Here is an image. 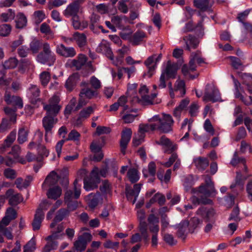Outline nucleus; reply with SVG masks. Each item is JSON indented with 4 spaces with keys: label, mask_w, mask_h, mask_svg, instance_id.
I'll return each instance as SVG.
<instances>
[{
    "label": "nucleus",
    "mask_w": 252,
    "mask_h": 252,
    "mask_svg": "<svg viewBox=\"0 0 252 252\" xmlns=\"http://www.w3.org/2000/svg\"><path fill=\"white\" fill-rule=\"evenodd\" d=\"M178 70V66L175 63H172L168 61L165 69L162 70V73L168 78H175Z\"/></svg>",
    "instance_id": "cd10ccee"
},
{
    "label": "nucleus",
    "mask_w": 252,
    "mask_h": 252,
    "mask_svg": "<svg viewBox=\"0 0 252 252\" xmlns=\"http://www.w3.org/2000/svg\"><path fill=\"white\" fill-rule=\"evenodd\" d=\"M127 177L131 183H135L139 180L140 174L137 169L130 168L127 172Z\"/></svg>",
    "instance_id": "a19ab883"
},
{
    "label": "nucleus",
    "mask_w": 252,
    "mask_h": 252,
    "mask_svg": "<svg viewBox=\"0 0 252 252\" xmlns=\"http://www.w3.org/2000/svg\"><path fill=\"white\" fill-rule=\"evenodd\" d=\"M89 83L87 82H82L81 83V86L84 87L80 92L79 96L85 97L86 98L91 99L98 95L97 91L94 90L92 88L88 87Z\"/></svg>",
    "instance_id": "aec40b11"
},
{
    "label": "nucleus",
    "mask_w": 252,
    "mask_h": 252,
    "mask_svg": "<svg viewBox=\"0 0 252 252\" xmlns=\"http://www.w3.org/2000/svg\"><path fill=\"white\" fill-rule=\"evenodd\" d=\"M208 85L205 89L203 100L205 102L211 101L215 102L220 100L221 97L219 90L214 86H210L208 88Z\"/></svg>",
    "instance_id": "9d476101"
},
{
    "label": "nucleus",
    "mask_w": 252,
    "mask_h": 252,
    "mask_svg": "<svg viewBox=\"0 0 252 252\" xmlns=\"http://www.w3.org/2000/svg\"><path fill=\"white\" fill-rule=\"evenodd\" d=\"M18 63V61L15 57H11L4 62L3 66L5 69H13L17 66Z\"/></svg>",
    "instance_id": "5fc2aeb1"
},
{
    "label": "nucleus",
    "mask_w": 252,
    "mask_h": 252,
    "mask_svg": "<svg viewBox=\"0 0 252 252\" xmlns=\"http://www.w3.org/2000/svg\"><path fill=\"white\" fill-rule=\"evenodd\" d=\"M148 221L150 232L159 231V219L158 217H156L154 214H150L148 218Z\"/></svg>",
    "instance_id": "f704fd0d"
},
{
    "label": "nucleus",
    "mask_w": 252,
    "mask_h": 252,
    "mask_svg": "<svg viewBox=\"0 0 252 252\" xmlns=\"http://www.w3.org/2000/svg\"><path fill=\"white\" fill-rule=\"evenodd\" d=\"M156 202H157L159 205H163L165 202V196L159 193L155 194L154 196L150 200L149 206H150L151 204Z\"/></svg>",
    "instance_id": "de8ad7c7"
},
{
    "label": "nucleus",
    "mask_w": 252,
    "mask_h": 252,
    "mask_svg": "<svg viewBox=\"0 0 252 252\" xmlns=\"http://www.w3.org/2000/svg\"><path fill=\"white\" fill-rule=\"evenodd\" d=\"M240 163H242L244 164L245 169L246 171L247 170V167L246 165L245 159L243 158H239L238 155V153L235 152L233 154V158L230 161V164L233 166H236Z\"/></svg>",
    "instance_id": "09e8293b"
},
{
    "label": "nucleus",
    "mask_w": 252,
    "mask_h": 252,
    "mask_svg": "<svg viewBox=\"0 0 252 252\" xmlns=\"http://www.w3.org/2000/svg\"><path fill=\"white\" fill-rule=\"evenodd\" d=\"M229 59L231 61V64L234 68L240 69L244 67L240 59L239 58L234 56H230Z\"/></svg>",
    "instance_id": "774afa93"
},
{
    "label": "nucleus",
    "mask_w": 252,
    "mask_h": 252,
    "mask_svg": "<svg viewBox=\"0 0 252 252\" xmlns=\"http://www.w3.org/2000/svg\"><path fill=\"white\" fill-rule=\"evenodd\" d=\"M235 97L239 98L246 105H250L252 104V96L249 97L244 96L240 92L239 90H235Z\"/></svg>",
    "instance_id": "3c124183"
},
{
    "label": "nucleus",
    "mask_w": 252,
    "mask_h": 252,
    "mask_svg": "<svg viewBox=\"0 0 252 252\" xmlns=\"http://www.w3.org/2000/svg\"><path fill=\"white\" fill-rule=\"evenodd\" d=\"M33 18L35 24L38 25L45 18V13L43 11H36L33 14Z\"/></svg>",
    "instance_id": "e2e57ef3"
},
{
    "label": "nucleus",
    "mask_w": 252,
    "mask_h": 252,
    "mask_svg": "<svg viewBox=\"0 0 252 252\" xmlns=\"http://www.w3.org/2000/svg\"><path fill=\"white\" fill-rule=\"evenodd\" d=\"M62 193V189L59 186H55L50 188L47 192V196L48 198L56 200L59 198Z\"/></svg>",
    "instance_id": "ea45409f"
},
{
    "label": "nucleus",
    "mask_w": 252,
    "mask_h": 252,
    "mask_svg": "<svg viewBox=\"0 0 252 252\" xmlns=\"http://www.w3.org/2000/svg\"><path fill=\"white\" fill-rule=\"evenodd\" d=\"M74 197V192L71 190H67L64 194V201L69 211L75 210L78 207V201Z\"/></svg>",
    "instance_id": "f3484780"
},
{
    "label": "nucleus",
    "mask_w": 252,
    "mask_h": 252,
    "mask_svg": "<svg viewBox=\"0 0 252 252\" xmlns=\"http://www.w3.org/2000/svg\"><path fill=\"white\" fill-rule=\"evenodd\" d=\"M209 0H194V5L201 10H206L209 7Z\"/></svg>",
    "instance_id": "4d7b16f0"
},
{
    "label": "nucleus",
    "mask_w": 252,
    "mask_h": 252,
    "mask_svg": "<svg viewBox=\"0 0 252 252\" xmlns=\"http://www.w3.org/2000/svg\"><path fill=\"white\" fill-rule=\"evenodd\" d=\"M244 182L241 178V174L239 172H237V175L235 181L231 184L230 188L233 191L237 193L238 191L241 190L243 188Z\"/></svg>",
    "instance_id": "4c0bfd02"
},
{
    "label": "nucleus",
    "mask_w": 252,
    "mask_h": 252,
    "mask_svg": "<svg viewBox=\"0 0 252 252\" xmlns=\"http://www.w3.org/2000/svg\"><path fill=\"white\" fill-rule=\"evenodd\" d=\"M60 101L59 96L54 95L50 98L48 104L43 103V108L46 111V116H51L56 118L61 108L59 105Z\"/></svg>",
    "instance_id": "20e7f679"
},
{
    "label": "nucleus",
    "mask_w": 252,
    "mask_h": 252,
    "mask_svg": "<svg viewBox=\"0 0 252 252\" xmlns=\"http://www.w3.org/2000/svg\"><path fill=\"white\" fill-rule=\"evenodd\" d=\"M205 184L199 188V191L207 196H213L216 195V191L214 188L211 178L208 175L204 176Z\"/></svg>",
    "instance_id": "1a4fd4ad"
},
{
    "label": "nucleus",
    "mask_w": 252,
    "mask_h": 252,
    "mask_svg": "<svg viewBox=\"0 0 252 252\" xmlns=\"http://www.w3.org/2000/svg\"><path fill=\"white\" fill-rule=\"evenodd\" d=\"M17 217V212L12 208H9L7 209L5 216L2 219L1 222L5 225H8L10 222L14 220Z\"/></svg>",
    "instance_id": "58836bf2"
},
{
    "label": "nucleus",
    "mask_w": 252,
    "mask_h": 252,
    "mask_svg": "<svg viewBox=\"0 0 252 252\" xmlns=\"http://www.w3.org/2000/svg\"><path fill=\"white\" fill-rule=\"evenodd\" d=\"M39 78L41 85L44 87H45L48 84L50 80V74L48 71H43L40 73Z\"/></svg>",
    "instance_id": "69168bd1"
},
{
    "label": "nucleus",
    "mask_w": 252,
    "mask_h": 252,
    "mask_svg": "<svg viewBox=\"0 0 252 252\" xmlns=\"http://www.w3.org/2000/svg\"><path fill=\"white\" fill-rule=\"evenodd\" d=\"M156 143L162 146L163 152L165 154H170L178 149V145L172 142L165 136H162Z\"/></svg>",
    "instance_id": "423d86ee"
},
{
    "label": "nucleus",
    "mask_w": 252,
    "mask_h": 252,
    "mask_svg": "<svg viewBox=\"0 0 252 252\" xmlns=\"http://www.w3.org/2000/svg\"><path fill=\"white\" fill-rule=\"evenodd\" d=\"M150 123L145 125H140L139 126L138 133H142L144 135L145 132L149 131L150 130L154 131L155 130V125L154 122L150 120Z\"/></svg>",
    "instance_id": "8fccbe9b"
},
{
    "label": "nucleus",
    "mask_w": 252,
    "mask_h": 252,
    "mask_svg": "<svg viewBox=\"0 0 252 252\" xmlns=\"http://www.w3.org/2000/svg\"><path fill=\"white\" fill-rule=\"evenodd\" d=\"M40 32L44 34L47 39H51L54 38V32L51 30L50 26L46 23H42L40 28Z\"/></svg>",
    "instance_id": "37998d69"
},
{
    "label": "nucleus",
    "mask_w": 252,
    "mask_h": 252,
    "mask_svg": "<svg viewBox=\"0 0 252 252\" xmlns=\"http://www.w3.org/2000/svg\"><path fill=\"white\" fill-rule=\"evenodd\" d=\"M240 210L238 207L236 206L234 207L230 215V216L228 219L229 221H234L236 222H239L240 220V217H239Z\"/></svg>",
    "instance_id": "0e129e2a"
},
{
    "label": "nucleus",
    "mask_w": 252,
    "mask_h": 252,
    "mask_svg": "<svg viewBox=\"0 0 252 252\" xmlns=\"http://www.w3.org/2000/svg\"><path fill=\"white\" fill-rule=\"evenodd\" d=\"M132 135V130L130 128H125L123 129L121 133V139L120 140V147L121 152L123 154H125L126 150L127 148Z\"/></svg>",
    "instance_id": "6ab92c4d"
},
{
    "label": "nucleus",
    "mask_w": 252,
    "mask_h": 252,
    "mask_svg": "<svg viewBox=\"0 0 252 252\" xmlns=\"http://www.w3.org/2000/svg\"><path fill=\"white\" fill-rule=\"evenodd\" d=\"M47 204V203L46 201H44L41 203L36 211L34 219L32 223V228L34 231L38 230L40 228L42 221L44 217V213L43 210L47 209V208L45 207Z\"/></svg>",
    "instance_id": "0eeeda50"
},
{
    "label": "nucleus",
    "mask_w": 252,
    "mask_h": 252,
    "mask_svg": "<svg viewBox=\"0 0 252 252\" xmlns=\"http://www.w3.org/2000/svg\"><path fill=\"white\" fill-rule=\"evenodd\" d=\"M196 214L206 221H215L217 216L216 211L211 207H201L197 210Z\"/></svg>",
    "instance_id": "f8f14e48"
},
{
    "label": "nucleus",
    "mask_w": 252,
    "mask_h": 252,
    "mask_svg": "<svg viewBox=\"0 0 252 252\" xmlns=\"http://www.w3.org/2000/svg\"><path fill=\"white\" fill-rule=\"evenodd\" d=\"M57 233L52 234L46 238L47 243L43 249V252H50L57 249L58 243L56 241L57 237Z\"/></svg>",
    "instance_id": "bb28decb"
},
{
    "label": "nucleus",
    "mask_w": 252,
    "mask_h": 252,
    "mask_svg": "<svg viewBox=\"0 0 252 252\" xmlns=\"http://www.w3.org/2000/svg\"><path fill=\"white\" fill-rule=\"evenodd\" d=\"M28 130L24 127H21L19 129L18 141L20 144H22L28 139Z\"/></svg>",
    "instance_id": "13d9d810"
},
{
    "label": "nucleus",
    "mask_w": 252,
    "mask_h": 252,
    "mask_svg": "<svg viewBox=\"0 0 252 252\" xmlns=\"http://www.w3.org/2000/svg\"><path fill=\"white\" fill-rule=\"evenodd\" d=\"M241 77L243 80V84L247 86V90L249 91V88H252V74L242 73Z\"/></svg>",
    "instance_id": "6e6d98bb"
},
{
    "label": "nucleus",
    "mask_w": 252,
    "mask_h": 252,
    "mask_svg": "<svg viewBox=\"0 0 252 252\" xmlns=\"http://www.w3.org/2000/svg\"><path fill=\"white\" fill-rule=\"evenodd\" d=\"M41 46L42 43L40 40L34 38L30 42L29 49L32 54H36L38 53Z\"/></svg>",
    "instance_id": "a18cd8bd"
},
{
    "label": "nucleus",
    "mask_w": 252,
    "mask_h": 252,
    "mask_svg": "<svg viewBox=\"0 0 252 252\" xmlns=\"http://www.w3.org/2000/svg\"><path fill=\"white\" fill-rule=\"evenodd\" d=\"M87 58L86 56L83 54H79L76 59H73L70 61V64L75 67L76 69H80L86 63Z\"/></svg>",
    "instance_id": "c9c22d12"
},
{
    "label": "nucleus",
    "mask_w": 252,
    "mask_h": 252,
    "mask_svg": "<svg viewBox=\"0 0 252 252\" xmlns=\"http://www.w3.org/2000/svg\"><path fill=\"white\" fill-rule=\"evenodd\" d=\"M192 164L198 170L203 171L208 166L209 161L206 158L198 157L193 158Z\"/></svg>",
    "instance_id": "473e14b6"
},
{
    "label": "nucleus",
    "mask_w": 252,
    "mask_h": 252,
    "mask_svg": "<svg viewBox=\"0 0 252 252\" xmlns=\"http://www.w3.org/2000/svg\"><path fill=\"white\" fill-rule=\"evenodd\" d=\"M4 100L8 104H11L16 107H23V102L21 98L17 96H11L7 91L5 92Z\"/></svg>",
    "instance_id": "c756f323"
},
{
    "label": "nucleus",
    "mask_w": 252,
    "mask_h": 252,
    "mask_svg": "<svg viewBox=\"0 0 252 252\" xmlns=\"http://www.w3.org/2000/svg\"><path fill=\"white\" fill-rule=\"evenodd\" d=\"M86 173L87 171L84 169H81L77 172V177L73 183L74 197L75 198H78L81 194V185H78V182L79 180H81L82 178L84 177L86 174Z\"/></svg>",
    "instance_id": "c85d7f7f"
},
{
    "label": "nucleus",
    "mask_w": 252,
    "mask_h": 252,
    "mask_svg": "<svg viewBox=\"0 0 252 252\" xmlns=\"http://www.w3.org/2000/svg\"><path fill=\"white\" fill-rule=\"evenodd\" d=\"M189 224V222L187 220L182 221L178 226V230L177 235L179 237L185 239L186 232Z\"/></svg>",
    "instance_id": "c03bdc74"
},
{
    "label": "nucleus",
    "mask_w": 252,
    "mask_h": 252,
    "mask_svg": "<svg viewBox=\"0 0 252 252\" xmlns=\"http://www.w3.org/2000/svg\"><path fill=\"white\" fill-rule=\"evenodd\" d=\"M58 122V119L51 116H45L42 120V126L45 130V140L48 142V135H52V129Z\"/></svg>",
    "instance_id": "39448f33"
},
{
    "label": "nucleus",
    "mask_w": 252,
    "mask_h": 252,
    "mask_svg": "<svg viewBox=\"0 0 252 252\" xmlns=\"http://www.w3.org/2000/svg\"><path fill=\"white\" fill-rule=\"evenodd\" d=\"M79 80V75L77 73L73 74L70 76L66 81L65 87L66 89L71 91L76 86Z\"/></svg>",
    "instance_id": "79ce46f5"
},
{
    "label": "nucleus",
    "mask_w": 252,
    "mask_h": 252,
    "mask_svg": "<svg viewBox=\"0 0 252 252\" xmlns=\"http://www.w3.org/2000/svg\"><path fill=\"white\" fill-rule=\"evenodd\" d=\"M142 184H136L133 186V189L130 187L126 186V194L127 199L131 201L132 204H134L137 200V197L140 192Z\"/></svg>",
    "instance_id": "dca6fc26"
},
{
    "label": "nucleus",
    "mask_w": 252,
    "mask_h": 252,
    "mask_svg": "<svg viewBox=\"0 0 252 252\" xmlns=\"http://www.w3.org/2000/svg\"><path fill=\"white\" fill-rule=\"evenodd\" d=\"M168 78L162 72L159 77L157 85H154L153 88L156 89L157 88L159 89H163L166 87V81Z\"/></svg>",
    "instance_id": "680f3d73"
},
{
    "label": "nucleus",
    "mask_w": 252,
    "mask_h": 252,
    "mask_svg": "<svg viewBox=\"0 0 252 252\" xmlns=\"http://www.w3.org/2000/svg\"><path fill=\"white\" fill-rule=\"evenodd\" d=\"M15 12L11 9H8L6 12L2 13L0 16V20L2 22H8L14 19Z\"/></svg>",
    "instance_id": "603ef678"
},
{
    "label": "nucleus",
    "mask_w": 252,
    "mask_h": 252,
    "mask_svg": "<svg viewBox=\"0 0 252 252\" xmlns=\"http://www.w3.org/2000/svg\"><path fill=\"white\" fill-rule=\"evenodd\" d=\"M72 26L73 28L76 30L78 29L82 30L86 28L88 26V24L86 22L83 23L82 24L80 23V21H79L78 16H76V17H72Z\"/></svg>",
    "instance_id": "338daca9"
},
{
    "label": "nucleus",
    "mask_w": 252,
    "mask_h": 252,
    "mask_svg": "<svg viewBox=\"0 0 252 252\" xmlns=\"http://www.w3.org/2000/svg\"><path fill=\"white\" fill-rule=\"evenodd\" d=\"M196 63L200 65L202 63H205V59L202 57L201 53L199 51L192 52L190 56V61L189 65L184 64L182 68V71L184 75L187 78L193 79L198 76V74L191 75L190 72L196 70Z\"/></svg>",
    "instance_id": "f03ea898"
},
{
    "label": "nucleus",
    "mask_w": 252,
    "mask_h": 252,
    "mask_svg": "<svg viewBox=\"0 0 252 252\" xmlns=\"http://www.w3.org/2000/svg\"><path fill=\"white\" fill-rule=\"evenodd\" d=\"M59 179L60 177L56 172L54 171L51 172L46 177L42 184L43 189H45L49 187L56 185L58 183Z\"/></svg>",
    "instance_id": "2f4dec72"
},
{
    "label": "nucleus",
    "mask_w": 252,
    "mask_h": 252,
    "mask_svg": "<svg viewBox=\"0 0 252 252\" xmlns=\"http://www.w3.org/2000/svg\"><path fill=\"white\" fill-rule=\"evenodd\" d=\"M183 40L185 42L187 49L189 51L191 49H195L199 43L197 39L191 35L184 36Z\"/></svg>",
    "instance_id": "e433bc0d"
},
{
    "label": "nucleus",
    "mask_w": 252,
    "mask_h": 252,
    "mask_svg": "<svg viewBox=\"0 0 252 252\" xmlns=\"http://www.w3.org/2000/svg\"><path fill=\"white\" fill-rule=\"evenodd\" d=\"M56 52L65 58H72L76 54V52L73 47H65L63 44L57 45L56 47Z\"/></svg>",
    "instance_id": "412c9836"
},
{
    "label": "nucleus",
    "mask_w": 252,
    "mask_h": 252,
    "mask_svg": "<svg viewBox=\"0 0 252 252\" xmlns=\"http://www.w3.org/2000/svg\"><path fill=\"white\" fill-rule=\"evenodd\" d=\"M84 2V0H75L67 5L63 11V14L65 17H76L80 9V6Z\"/></svg>",
    "instance_id": "9b49d317"
},
{
    "label": "nucleus",
    "mask_w": 252,
    "mask_h": 252,
    "mask_svg": "<svg viewBox=\"0 0 252 252\" xmlns=\"http://www.w3.org/2000/svg\"><path fill=\"white\" fill-rule=\"evenodd\" d=\"M190 200L193 204V206L195 207L197 205L201 203L203 204H211L212 201L208 198H199L195 196H193L191 198Z\"/></svg>",
    "instance_id": "052dcab7"
},
{
    "label": "nucleus",
    "mask_w": 252,
    "mask_h": 252,
    "mask_svg": "<svg viewBox=\"0 0 252 252\" xmlns=\"http://www.w3.org/2000/svg\"><path fill=\"white\" fill-rule=\"evenodd\" d=\"M107 166L99 169L97 167H94L90 173L89 177L84 179V188L86 191L93 190L98 187L100 183V177H105L107 174Z\"/></svg>",
    "instance_id": "f257e3e1"
},
{
    "label": "nucleus",
    "mask_w": 252,
    "mask_h": 252,
    "mask_svg": "<svg viewBox=\"0 0 252 252\" xmlns=\"http://www.w3.org/2000/svg\"><path fill=\"white\" fill-rule=\"evenodd\" d=\"M155 125V130L160 132L166 133L172 130L174 121L169 114L162 113L161 115H155L151 119Z\"/></svg>",
    "instance_id": "7ed1b4c3"
},
{
    "label": "nucleus",
    "mask_w": 252,
    "mask_h": 252,
    "mask_svg": "<svg viewBox=\"0 0 252 252\" xmlns=\"http://www.w3.org/2000/svg\"><path fill=\"white\" fill-rule=\"evenodd\" d=\"M40 91L38 86L35 85L31 84L27 90V96L30 99V102L34 107H38L41 99L39 98Z\"/></svg>",
    "instance_id": "6e6552de"
},
{
    "label": "nucleus",
    "mask_w": 252,
    "mask_h": 252,
    "mask_svg": "<svg viewBox=\"0 0 252 252\" xmlns=\"http://www.w3.org/2000/svg\"><path fill=\"white\" fill-rule=\"evenodd\" d=\"M102 197L99 192L91 193L88 196V204L90 208L94 209L102 202Z\"/></svg>",
    "instance_id": "7c9ffc66"
},
{
    "label": "nucleus",
    "mask_w": 252,
    "mask_h": 252,
    "mask_svg": "<svg viewBox=\"0 0 252 252\" xmlns=\"http://www.w3.org/2000/svg\"><path fill=\"white\" fill-rule=\"evenodd\" d=\"M94 108L92 106H89L82 110L79 113V118L77 121L82 119H86L90 117V115L93 113Z\"/></svg>",
    "instance_id": "bf43d9fd"
},
{
    "label": "nucleus",
    "mask_w": 252,
    "mask_h": 252,
    "mask_svg": "<svg viewBox=\"0 0 252 252\" xmlns=\"http://www.w3.org/2000/svg\"><path fill=\"white\" fill-rule=\"evenodd\" d=\"M99 53L105 55L110 60H113V54L110 47L109 43L105 40H102L96 49Z\"/></svg>",
    "instance_id": "4be33fe9"
},
{
    "label": "nucleus",
    "mask_w": 252,
    "mask_h": 252,
    "mask_svg": "<svg viewBox=\"0 0 252 252\" xmlns=\"http://www.w3.org/2000/svg\"><path fill=\"white\" fill-rule=\"evenodd\" d=\"M137 217L140 220L139 231L143 236V238L145 242L149 240V235L148 232V225L144 221L145 218V212L142 210L137 211Z\"/></svg>",
    "instance_id": "4468645a"
},
{
    "label": "nucleus",
    "mask_w": 252,
    "mask_h": 252,
    "mask_svg": "<svg viewBox=\"0 0 252 252\" xmlns=\"http://www.w3.org/2000/svg\"><path fill=\"white\" fill-rule=\"evenodd\" d=\"M91 238L92 235L88 233H84L82 235L79 236L74 244V247L77 252H81L84 251L87 243L91 241Z\"/></svg>",
    "instance_id": "2eb2a0df"
},
{
    "label": "nucleus",
    "mask_w": 252,
    "mask_h": 252,
    "mask_svg": "<svg viewBox=\"0 0 252 252\" xmlns=\"http://www.w3.org/2000/svg\"><path fill=\"white\" fill-rule=\"evenodd\" d=\"M27 20L26 17L23 13H19L16 20V27L18 29H22L26 26Z\"/></svg>",
    "instance_id": "864d4df0"
},
{
    "label": "nucleus",
    "mask_w": 252,
    "mask_h": 252,
    "mask_svg": "<svg viewBox=\"0 0 252 252\" xmlns=\"http://www.w3.org/2000/svg\"><path fill=\"white\" fill-rule=\"evenodd\" d=\"M74 40L79 47H83L87 44V36L85 34L75 32L72 35V37L70 38H64V41H72Z\"/></svg>",
    "instance_id": "393cba45"
},
{
    "label": "nucleus",
    "mask_w": 252,
    "mask_h": 252,
    "mask_svg": "<svg viewBox=\"0 0 252 252\" xmlns=\"http://www.w3.org/2000/svg\"><path fill=\"white\" fill-rule=\"evenodd\" d=\"M169 94L172 98L175 97L174 92L178 96H182L186 94L185 83L183 80H177L175 84V89H173L171 82L168 83Z\"/></svg>",
    "instance_id": "ddd939ff"
},
{
    "label": "nucleus",
    "mask_w": 252,
    "mask_h": 252,
    "mask_svg": "<svg viewBox=\"0 0 252 252\" xmlns=\"http://www.w3.org/2000/svg\"><path fill=\"white\" fill-rule=\"evenodd\" d=\"M43 135V132L39 129H37L36 131L35 137H37L38 138L37 152L38 155L39 156V157H38L39 159H40V160H41L43 158L47 157L49 154V151L46 148V147L44 145L41 144V142L42 140Z\"/></svg>",
    "instance_id": "a211bd4d"
},
{
    "label": "nucleus",
    "mask_w": 252,
    "mask_h": 252,
    "mask_svg": "<svg viewBox=\"0 0 252 252\" xmlns=\"http://www.w3.org/2000/svg\"><path fill=\"white\" fill-rule=\"evenodd\" d=\"M36 60L37 62L47 64L49 66L53 65L56 61V55L45 54L40 52L36 56Z\"/></svg>",
    "instance_id": "5701e85b"
},
{
    "label": "nucleus",
    "mask_w": 252,
    "mask_h": 252,
    "mask_svg": "<svg viewBox=\"0 0 252 252\" xmlns=\"http://www.w3.org/2000/svg\"><path fill=\"white\" fill-rule=\"evenodd\" d=\"M5 196L8 198L9 203L12 206H16L23 200V198L21 194H14V190L12 189L7 190Z\"/></svg>",
    "instance_id": "a878e982"
},
{
    "label": "nucleus",
    "mask_w": 252,
    "mask_h": 252,
    "mask_svg": "<svg viewBox=\"0 0 252 252\" xmlns=\"http://www.w3.org/2000/svg\"><path fill=\"white\" fill-rule=\"evenodd\" d=\"M7 225L0 222V232L2 233L3 235L8 239L12 240L13 238V236L12 234V229L10 227H6Z\"/></svg>",
    "instance_id": "49530a36"
},
{
    "label": "nucleus",
    "mask_w": 252,
    "mask_h": 252,
    "mask_svg": "<svg viewBox=\"0 0 252 252\" xmlns=\"http://www.w3.org/2000/svg\"><path fill=\"white\" fill-rule=\"evenodd\" d=\"M148 35L144 31L138 30L132 34L131 39V44L134 46H137L141 44L143 42H145Z\"/></svg>",
    "instance_id": "b1692460"
},
{
    "label": "nucleus",
    "mask_w": 252,
    "mask_h": 252,
    "mask_svg": "<svg viewBox=\"0 0 252 252\" xmlns=\"http://www.w3.org/2000/svg\"><path fill=\"white\" fill-rule=\"evenodd\" d=\"M156 56V55L154 54L149 57L144 62V64L148 68V74L149 77H151L153 75L157 66V63H158L155 60Z\"/></svg>",
    "instance_id": "72a5a7b5"
}]
</instances>
